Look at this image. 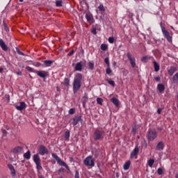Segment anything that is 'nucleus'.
Masks as SVG:
<instances>
[{"instance_id": "f257e3e1", "label": "nucleus", "mask_w": 178, "mask_h": 178, "mask_svg": "<svg viewBox=\"0 0 178 178\" xmlns=\"http://www.w3.org/2000/svg\"><path fill=\"white\" fill-rule=\"evenodd\" d=\"M83 80V74L78 73L74 78L73 82V92L74 94L77 93L80 88H81V81Z\"/></svg>"}, {"instance_id": "f03ea898", "label": "nucleus", "mask_w": 178, "mask_h": 178, "mask_svg": "<svg viewBox=\"0 0 178 178\" xmlns=\"http://www.w3.org/2000/svg\"><path fill=\"white\" fill-rule=\"evenodd\" d=\"M33 159L35 164L36 165V169L38 170H41L42 169V167L41 165V159H40L39 154H34Z\"/></svg>"}, {"instance_id": "7ed1b4c3", "label": "nucleus", "mask_w": 178, "mask_h": 178, "mask_svg": "<svg viewBox=\"0 0 178 178\" xmlns=\"http://www.w3.org/2000/svg\"><path fill=\"white\" fill-rule=\"evenodd\" d=\"M156 137H157V134H156V130L153 129H149L148 134H147L148 140L150 141H152L154 139H156Z\"/></svg>"}, {"instance_id": "20e7f679", "label": "nucleus", "mask_w": 178, "mask_h": 178, "mask_svg": "<svg viewBox=\"0 0 178 178\" xmlns=\"http://www.w3.org/2000/svg\"><path fill=\"white\" fill-rule=\"evenodd\" d=\"M83 163L86 166H90V167L95 166L94 159H92V156H87L83 161Z\"/></svg>"}, {"instance_id": "39448f33", "label": "nucleus", "mask_w": 178, "mask_h": 178, "mask_svg": "<svg viewBox=\"0 0 178 178\" xmlns=\"http://www.w3.org/2000/svg\"><path fill=\"white\" fill-rule=\"evenodd\" d=\"M104 134V131L96 129L94 133V140H99L102 138L103 134Z\"/></svg>"}, {"instance_id": "423d86ee", "label": "nucleus", "mask_w": 178, "mask_h": 178, "mask_svg": "<svg viewBox=\"0 0 178 178\" xmlns=\"http://www.w3.org/2000/svg\"><path fill=\"white\" fill-rule=\"evenodd\" d=\"M161 26V29L162 31V33L163 34V35L167 38V40L169 42L172 41V37L170 36L169 32L168 31L165 30V27L162 25V23L160 24Z\"/></svg>"}, {"instance_id": "0eeeda50", "label": "nucleus", "mask_w": 178, "mask_h": 178, "mask_svg": "<svg viewBox=\"0 0 178 178\" xmlns=\"http://www.w3.org/2000/svg\"><path fill=\"white\" fill-rule=\"evenodd\" d=\"M14 154H21L24 152V148L22 146H17L12 149Z\"/></svg>"}, {"instance_id": "6e6552de", "label": "nucleus", "mask_w": 178, "mask_h": 178, "mask_svg": "<svg viewBox=\"0 0 178 178\" xmlns=\"http://www.w3.org/2000/svg\"><path fill=\"white\" fill-rule=\"evenodd\" d=\"M127 56L128 59H129V61H130V63H131V67H132L133 68H134V67H136V59H135V58H134V57H132V56H131V54L129 52H128V53L127 54Z\"/></svg>"}, {"instance_id": "1a4fd4ad", "label": "nucleus", "mask_w": 178, "mask_h": 178, "mask_svg": "<svg viewBox=\"0 0 178 178\" xmlns=\"http://www.w3.org/2000/svg\"><path fill=\"white\" fill-rule=\"evenodd\" d=\"M39 154L41 156L48 154V149H47V147H45V146H44V145H40L39 147Z\"/></svg>"}, {"instance_id": "9d476101", "label": "nucleus", "mask_w": 178, "mask_h": 178, "mask_svg": "<svg viewBox=\"0 0 178 178\" xmlns=\"http://www.w3.org/2000/svg\"><path fill=\"white\" fill-rule=\"evenodd\" d=\"M36 74L38 76L42 79H45L48 76V72L44 70L36 71Z\"/></svg>"}, {"instance_id": "9b49d317", "label": "nucleus", "mask_w": 178, "mask_h": 178, "mask_svg": "<svg viewBox=\"0 0 178 178\" xmlns=\"http://www.w3.org/2000/svg\"><path fill=\"white\" fill-rule=\"evenodd\" d=\"M0 47L1 49L4 51H7L8 50V47L3 39H0Z\"/></svg>"}, {"instance_id": "f8f14e48", "label": "nucleus", "mask_w": 178, "mask_h": 178, "mask_svg": "<svg viewBox=\"0 0 178 178\" xmlns=\"http://www.w3.org/2000/svg\"><path fill=\"white\" fill-rule=\"evenodd\" d=\"M26 104L24 102H21L19 105L16 106V109L18 111H23L26 108Z\"/></svg>"}, {"instance_id": "ddd939ff", "label": "nucleus", "mask_w": 178, "mask_h": 178, "mask_svg": "<svg viewBox=\"0 0 178 178\" xmlns=\"http://www.w3.org/2000/svg\"><path fill=\"white\" fill-rule=\"evenodd\" d=\"M74 70L77 72H81V70H83V65L81 64V62H78L76 63Z\"/></svg>"}, {"instance_id": "4468645a", "label": "nucleus", "mask_w": 178, "mask_h": 178, "mask_svg": "<svg viewBox=\"0 0 178 178\" xmlns=\"http://www.w3.org/2000/svg\"><path fill=\"white\" fill-rule=\"evenodd\" d=\"M139 152V148L138 145H136L135 148L133 149V151L131 153V158H134L137 155V154Z\"/></svg>"}, {"instance_id": "2eb2a0df", "label": "nucleus", "mask_w": 178, "mask_h": 178, "mask_svg": "<svg viewBox=\"0 0 178 178\" xmlns=\"http://www.w3.org/2000/svg\"><path fill=\"white\" fill-rule=\"evenodd\" d=\"M10 171V173L13 176L15 177L16 176V171L15 170V167L13 165H12V164H8V165Z\"/></svg>"}, {"instance_id": "dca6fc26", "label": "nucleus", "mask_w": 178, "mask_h": 178, "mask_svg": "<svg viewBox=\"0 0 178 178\" xmlns=\"http://www.w3.org/2000/svg\"><path fill=\"white\" fill-rule=\"evenodd\" d=\"M86 18L89 23L90 24L94 23V17H92V15L86 14Z\"/></svg>"}, {"instance_id": "f3484780", "label": "nucleus", "mask_w": 178, "mask_h": 178, "mask_svg": "<svg viewBox=\"0 0 178 178\" xmlns=\"http://www.w3.org/2000/svg\"><path fill=\"white\" fill-rule=\"evenodd\" d=\"M177 71V68L175 66H172L170 70H168V74L170 76H172Z\"/></svg>"}, {"instance_id": "a211bd4d", "label": "nucleus", "mask_w": 178, "mask_h": 178, "mask_svg": "<svg viewBox=\"0 0 178 178\" xmlns=\"http://www.w3.org/2000/svg\"><path fill=\"white\" fill-rule=\"evenodd\" d=\"M111 102L116 106L118 107L120 105V102L118 100V99H117L116 97H113L111 99Z\"/></svg>"}, {"instance_id": "6ab92c4d", "label": "nucleus", "mask_w": 178, "mask_h": 178, "mask_svg": "<svg viewBox=\"0 0 178 178\" xmlns=\"http://www.w3.org/2000/svg\"><path fill=\"white\" fill-rule=\"evenodd\" d=\"M131 165V161L129 160L127 161L124 164H123L124 170H128Z\"/></svg>"}, {"instance_id": "aec40b11", "label": "nucleus", "mask_w": 178, "mask_h": 178, "mask_svg": "<svg viewBox=\"0 0 178 178\" xmlns=\"http://www.w3.org/2000/svg\"><path fill=\"white\" fill-rule=\"evenodd\" d=\"M80 119H81L80 116H76V117L74 118L72 120V124L74 126L77 125L79 122H80Z\"/></svg>"}, {"instance_id": "412c9836", "label": "nucleus", "mask_w": 178, "mask_h": 178, "mask_svg": "<svg viewBox=\"0 0 178 178\" xmlns=\"http://www.w3.org/2000/svg\"><path fill=\"white\" fill-rule=\"evenodd\" d=\"M44 65L47 67H49L52 65V63H54V60H46L44 61Z\"/></svg>"}, {"instance_id": "4be33fe9", "label": "nucleus", "mask_w": 178, "mask_h": 178, "mask_svg": "<svg viewBox=\"0 0 178 178\" xmlns=\"http://www.w3.org/2000/svg\"><path fill=\"white\" fill-rule=\"evenodd\" d=\"M153 63H154V71L156 72H158L160 70L159 65L158 64V63L156 60H154Z\"/></svg>"}, {"instance_id": "5701e85b", "label": "nucleus", "mask_w": 178, "mask_h": 178, "mask_svg": "<svg viewBox=\"0 0 178 178\" xmlns=\"http://www.w3.org/2000/svg\"><path fill=\"white\" fill-rule=\"evenodd\" d=\"M172 83L175 84H178V72L172 76Z\"/></svg>"}, {"instance_id": "b1692460", "label": "nucleus", "mask_w": 178, "mask_h": 178, "mask_svg": "<svg viewBox=\"0 0 178 178\" xmlns=\"http://www.w3.org/2000/svg\"><path fill=\"white\" fill-rule=\"evenodd\" d=\"M151 59V56H145L142 57L141 58V61L143 63H147V61H149Z\"/></svg>"}, {"instance_id": "393cba45", "label": "nucleus", "mask_w": 178, "mask_h": 178, "mask_svg": "<svg viewBox=\"0 0 178 178\" xmlns=\"http://www.w3.org/2000/svg\"><path fill=\"white\" fill-rule=\"evenodd\" d=\"M24 157L27 160L31 159V152L27 151L26 153H24Z\"/></svg>"}, {"instance_id": "a878e982", "label": "nucleus", "mask_w": 178, "mask_h": 178, "mask_svg": "<svg viewBox=\"0 0 178 178\" xmlns=\"http://www.w3.org/2000/svg\"><path fill=\"white\" fill-rule=\"evenodd\" d=\"M163 149V142H159L157 145H156V149L157 150H162Z\"/></svg>"}, {"instance_id": "bb28decb", "label": "nucleus", "mask_w": 178, "mask_h": 178, "mask_svg": "<svg viewBox=\"0 0 178 178\" xmlns=\"http://www.w3.org/2000/svg\"><path fill=\"white\" fill-rule=\"evenodd\" d=\"M98 10H99V11L101 12L102 13H103L105 12L104 6L102 4H100V5L98 6Z\"/></svg>"}, {"instance_id": "cd10ccee", "label": "nucleus", "mask_w": 178, "mask_h": 178, "mask_svg": "<svg viewBox=\"0 0 178 178\" xmlns=\"http://www.w3.org/2000/svg\"><path fill=\"white\" fill-rule=\"evenodd\" d=\"M100 49H101L102 51H106L107 49H108V45L103 43V44H101Z\"/></svg>"}, {"instance_id": "c85d7f7f", "label": "nucleus", "mask_w": 178, "mask_h": 178, "mask_svg": "<svg viewBox=\"0 0 178 178\" xmlns=\"http://www.w3.org/2000/svg\"><path fill=\"white\" fill-rule=\"evenodd\" d=\"M58 163L62 165V166H65L67 169H69V166L66 165V163H65V161H62V159H60V161H58Z\"/></svg>"}, {"instance_id": "c756f323", "label": "nucleus", "mask_w": 178, "mask_h": 178, "mask_svg": "<svg viewBox=\"0 0 178 178\" xmlns=\"http://www.w3.org/2000/svg\"><path fill=\"white\" fill-rule=\"evenodd\" d=\"M147 163L149 167L152 168L153 164L154 163V160L153 159H150L148 160Z\"/></svg>"}, {"instance_id": "7c9ffc66", "label": "nucleus", "mask_w": 178, "mask_h": 178, "mask_svg": "<svg viewBox=\"0 0 178 178\" xmlns=\"http://www.w3.org/2000/svg\"><path fill=\"white\" fill-rule=\"evenodd\" d=\"M52 157L57 161V162L60 161V159L58 157V154L55 153H52L51 154Z\"/></svg>"}, {"instance_id": "2f4dec72", "label": "nucleus", "mask_w": 178, "mask_h": 178, "mask_svg": "<svg viewBox=\"0 0 178 178\" xmlns=\"http://www.w3.org/2000/svg\"><path fill=\"white\" fill-rule=\"evenodd\" d=\"M70 137V131H67L65 133V138L66 140H69V138Z\"/></svg>"}, {"instance_id": "473e14b6", "label": "nucleus", "mask_w": 178, "mask_h": 178, "mask_svg": "<svg viewBox=\"0 0 178 178\" xmlns=\"http://www.w3.org/2000/svg\"><path fill=\"white\" fill-rule=\"evenodd\" d=\"M26 70L28 71V72H35V70L34 68L30 67V66H26Z\"/></svg>"}, {"instance_id": "72a5a7b5", "label": "nucleus", "mask_w": 178, "mask_h": 178, "mask_svg": "<svg viewBox=\"0 0 178 178\" xmlns=\"http://www.w3.org/2000/svg\"><path fill=\"white\" fill-rule=\"evenodd\" d=\"M165 87L163 84H159L158 85V90L161 92L164 91Z\"/></svg>"}, {"instance_id": "f704fd0d", "label": "nucleus", "mask_w": 178, "mask_h": 178, "mask_svg": "<svg viewBox=\"0 0 178 178\" xmlns=\"http://www.w3.org/2000/svg\"><path fill=\"white\" fill-rule=\"evenodd\" d=\"M16 51L20 56H25V54L23 53L22 51H20V49L19 48H16Z\"/></svg>"}, {"instance_id": "c9c22d12", "label": "nucleus", "mask_w": 178, "mask_h": 178, "mask_svg": "<svg viewBox=\"0 0 178 178\" xmlns=\"http://www.w3.org/2000/svg\"><path fill=\"white\" fill-rule=\"evenodd\" d=\"M56 7H62V1L61 0L56 1Z\"/></svg>"}, {"instance_id": "e433bc0d", "label": "nucleus", "mask_w": 178, "mask_h": 178, "mask_svg": "<svg viewBox=\"0 0 178 178\" xmlns=\"http://www.w3.org/2000/svg\"><path fill=\"white\" fill-rule=\"evenodd\" d=\"M70 82V80L68 78H65L64 84L65 86H69Z\"/></svg>"}, {"instance_id": "4c0bfd02", "label": "nucleus", "mask_w": 178, "mask_h": 178, "mask_svg": "<svg viewBox=\"0 0 178 178\" xmlns=\"http://www.w3.org/2000/svg\"><path fill=\"white\" fill-rule=\"evenodd\" d=\"M103 99L100 97L97 98V103L99 105H102Z\"/></svg>"}, {"instance_id": "58836bf2", "label": "nucleus", "mask_w": 178, "mask_h": 178, "mask_svg": "<svg viewBox=\"0 0 178 178\" xmlns=\"http://www.w3.org/2000/svg\"><path fill=\"white\" fill-rule=\"evenodd\" d=\"M88 66L91 70H94V63L93 62H89Z\"/></svg>"}, {"instance_id": "ea45409f", "label": "nucleus", "mask_w": 178, "mask_h": 178, "mask_svg": "<svg viewBox=\"0 0 178 178\" xmlns=\"http://www.w3.org/2000/svg\"><path fill=\"white\" fill-rule=\"evenodd\" d=\"M104 62L106 65H107V67H110V63H109V58H104Z\"/></svg>"}, {"instance_id": "a19ab883", "label": "nucleus", "mask_w": 178, "mask_h": 178, "mask_svg": "<svg viewBox=\"0 0 178 178\" xmlns=\"http://www.w3.org/2000/svg\"><path fill=\"white\" fill-rule=\"evenodd\" d=\"M108 40V42L110 44H113V42H114V38L113 37H109Z\"/></svg>"}, {"instance_id": "79ce46f5", "label": "nucleus", "mask_w": 178, "mask_h": 178, "mask_svg": "<svg viewBox=\"0 0 178 178\" xmlns=\"http://www.w3.org/2000/svg\"><path fill=\"white\" fill-rule=\"evenodd\" d=\"M106 73L107 74H108V75L111 73V68H110V66H108V67H107V68H106Z\"/></svg>"}, {"instance_id": "37998d69", "label": "nucleus", "mask_w": 178, "mask_h": 178, "mask_svg": "<svg viewBox=\"0 0 178 178\" xmlns=\"http://www.w3.org/2000/svg\"><path fill=\"white\" fill-rule=\"evenodd\" d=\"M108 83L111 85V86L114 87L115 86V82L112 80H108Z\"/></svg>"}, {"instance_id": "c03bdc74", "label": "nucleus", "mask_w": 178, "mask_h": 178, "mask_svg": "<svg viewBox=\"0 0 178 178\" xmlns=\"http://www.w3.org/2000/svg\"><path fill=\"white\" fill-rule=\"evenodd\" d=\"M74 112H75V111H74V108H70V109L69 110V114H70V115H73V114H74Z\"/></svg>"}, {"instance_id": "a18cd8bd", "label": "nucleus", "mask_w": 178, "mask_h": 178, "mask_svg": "<svg viewBox=\"0 0 178 178\" xmlns=\"http://www.w3.org/2000/svg\"><path fill=\"white\" fill-rule=\"evenodd\" d=\"M157 173H158L159 175H161L163 174L162 168H158Z\"/></svg>"}, {"instance_id": "49530a36", "label": "nucleus", "mask_w": 178, "mask_h": 178, "mask_svg": "<svg viewBox=\"0 0 178 178\" xmlns=\"http://www.w3.org/2000/svg\"><path fill=\"white\" fill-rule=\"evenodd\" d=\"M18 66L21 68H24V65L22 63H18Z\"/></svg>"}, {"instance_id": "de8ad7c7", "label": "nucleus", "mask_w": 178, "mask_h": 178, "mask_svg": "<svg viewBox=\"0 0 178 178\" xmlns=\"http://www.w3.org/2000/svg\"><path fill=\"white\" fill-rule=\"evenodd\" d=\"M75 178H80V176H79V171H76Z\"/></svg>"}, {"instance_id": "09e8293b", "label": "nucleus", "mask_w": 178, "mask_h": 178, "mask_svg": "<svg viewBox=\"0 0 178 178\" xmlns=\"http://www.w3.org/2000/svg\"><path fill=\"white\" fill-rule=\"evenodd\" d=\"M74 54V51L72 50V51H71L68 54V56H73Z\"/></svg>"}, {"instance_id": "8fccbe9b", "label": "nucleus", "mask_w": 178, "mask_h": 178, "mask_svg": "<svg viewBox=\"0 0 178 178\" xmlns=\"http://www.w3.org/2000/svg\"><path fill=\"white\" fill-rule=\"evenodd\" d=\"M155 81H156V82H159V81H161L160 76H156V77H155Z\"/></svg>"}, {"instance_id": "3c124183", "label": "nucleus", "mask_w": 178, "mask_h": 178, "mask_svg": "<svg viewBox=\"0 0 178 178\" xmlns=\"http://www.w3.org/2000/svg\"><path fill=\"white\" fill-rule=\"evenodd\" d=\"M4 27H5L6 31H9V28L8 27L7 24H4Z\"/></svg>"}, {"instance_id": "603ef678", "label": "nucleus", "mask_w": 178, "mask_h": 178, "mask_svg": "<svg viewBox=\"0 0 178 178\" xmlns=\"http://www.w3.org/2000/svg\"><path fill=\"white\" fill-rule=\"evenodd\" d=\"M92 33L93 35H96V34H97V32H96V29H93L92 30Z\"/></svg>"}, {"instance_id": "864d4df0", "label": "nucleus", "mask_w": 178, "mask_h": 178, "mask_svg": "<svg viewBox=\"0 0 178 178\" xmlns=\"http://www.w3.org/2000/svg\"><path fill=\"white\" fill-rule=\"evenodd\" d=\"M16 74L19 76H22V72L21 71H19V72H17Z\"/></svg>"}, {"instance_id": "5fc2aeb1", "label": "nucleus", "mask_w": 178, "mask_h": 178, "mask_svg": "<svg viewBox=\"0 0 178 178\" xmlns=\"http://www.w3.org/2000/svg\"><path fill=\"white\" fill-rule=\"evenodd\" d=\"M161 111H162V108H158L157 109V113L158 114H161Z\"/></svg>"}, {"instance_id": "6e6d98bb", "label": "nucleus", "mask_w": 178, "mask_h": 178, "mask_svg": "<svg viewBox=\"0 0 178 178\" xmlns=\"http://www.w3.org/2000/svg\"><path fill=\"white\" fill-rule=\"evenodd\" d=\"M35 67H40V66H41V63H37L36 64H35Z\"/></svg>"}, {"instance_id": "4d7b16f0", "label": "nucleus", "mask_w": 178, "mask_h": 178, "mask_svg": "<svg viewBox=\"0 0 178 178\" xmlns=\"http://www.w3.org/2000/svg\"><path fill=\"white\" fill-rule=\"evenodd\" d=\"M3 69L0 67V73H3Z\"/></svg>"}, {"instance_id": "13d9d810", "label": "nucleus", "mask_w": 178, "mask_h": 178, "mask_svg": "<svg viewBox=\"0 0 178 178\" xmlns=\"http://www.w3.org/2000/svg\"><path fill=\"white\" fill-rule=\"evenodd\" d=\"M144 145H145V147H147V143H146V141H144Z\"/></svg>"}, {"instance_id": "bf43d9fd", "label": "nucleus", "mask_w": 178, "mask_h": 178, "mask_svg": "<svg viewBox=\"0 0 178 178\" xmlns=\"http://www.w3.org/2000/svg\"><path fill=\"white\" fill-rule=\"evenodd\" d=\"M39 178H44V177H42V175H40Z\"/></svg>"}, {"instance_id": "052dcab7", "label": "nucleus", "mask_w": 178, "mask_h": 178, "mask_svg": "<svg viewBox=\"0 0 178 178\" xmlns=\"http://www.w3.org/2000/svg\"><path fill=\"white\" fill-rule=\"evenodd\" d=\"M175 177H176V178H178V173L176 174Z\"/></svg>"}, {"instance_id": "680f3d73", "label": "nucleus", "mask_w": 178, "mask_h": 178, "mask_svg": "<svg viewBox=\"0 0 178 178\" xmlns=\"http://www.w3.org/2000/svg\"><path fill=\"white\" fill-rule=\"evenodd\" d=\"M19 2H20V3L24 2V0H19Z\"/></svg>"}, {"instance_id": "e2e57ef3", "label": "nucleus", "mask_w": 178, "mask_h": 178, "mask_svg": "<svg viewBox=\"0 0 178 178\" xmlns=\"http://www.w3.org/2000/svg\"><path fill=\"white\" fill-rule=\"evenodd\" d=\"M115 64H116V62H114V63H113V65H115Z\"/></svg>"}, {"instance_id": "0e129e2a", "label": "nucleus", "mask_w": 178, "mask_h": 178, "mask_svg": "<svg viewBox=\"0 0 178 178\" xmlns=\"http://www.w3.org/2000/svg\"><path fill=\"white\" fill-rule=\"evenodd\" d=\"M177 99H178V93H177ZM177 108H178V104H177Z\"/></svg>"}, {"instance_id": "69168bd1", "label": "nucleus", "mask_w": 178, "mask_h": 178, "mask_svg": "<svg viewBox=\"0 0 178 178\" xmlns=\"http://www.w3.org/2000/svg\"><path fill=\"white\" fill-rule=\"evenodd\" d=\"M96 12H97V13H98V10H96Z\"/></svg>"}]
</instances>
